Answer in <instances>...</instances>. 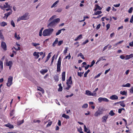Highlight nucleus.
Wrapping results in <instances>:
<instances>
[{
    "label": "nucleus",
    "instance_id": "nucleus-1",
    "mask_svg": "<svg viewBox=\"0 0 133 133\" xmlns=\"http://www.w3.org/2000/svg\"><path fill=\"white\" fill-rule=\"evenodd\" d=\"M54 31V29L50 28L44 30L42 34L44 36H49L51 35Z\"/></svg>",
    "mask_w": 133,
    "mask_h": 133
},
{
    "label": "nucleus",
    "instance_id": "nucleus-2",
    "mask_svg": "<svg viewBox=\"0 0 133 133\" xmlns=\"http://www.w3.org/2000/svg\"><path fill=\"white\" fill-rule=\"evenodd\" d=\"M60 20L59 18H57L53 20L47 25L48 28L54 27L57 23L59 22Z\"/></svg>",
    "mask_w": 133,
    "mask_h": 133
},
{
    "label": "nucleus",
    "instance_id": "nucleus-3",
    "mask_svg": "<svg viewBox=\"0 0 133 133\" xmlns=\"http://www.w3.org/2000/svg\"><path fill=\"white\" fill-rule=\"evenodd\" d=\"M29 13H25L23 16L19 17L17 19V21L19 22L21 20H25L29 19Z\"/></svg>",
    "mask_w": 133,
    "mask_h": 133
},
{
    "label": "nucleus",
    "instance_id": "nucleus-4",
    "mask_svg": "<svg viewBox=\"0 0 133 133\" xmlns=\"http://www.w3.org/2000/svg\"><path fill=\"white\" fill-rule=\"evenodd\" d=\"M61 58L59 57L58 59L57 64V71L58 72H59L61 71Z\"/></svg>",
    "mask_w": 133,
    "mask_h": 133
},
{
    "label": "nucleus",
    "instance_id": "nucleus-5",
    "mask_svg": "<svg viewBox=\"0 0 133 133\" xmlns=\"http://www.w3.org/2000/svg\"><path fill=\"white\" fill-rule=\"evenodd\" d=\"M12 80L13 77H12L10 76L8 80V82L6 83L8 87H10L12 83Z\"/></svg>",
    "mask_w": 133,
    "mask_h": 133
},
{
    "label": "nucleus",
    "instance_id": "nucleus-6",
    "mask_svg": "<svg viewBox=\"0 0 133 133\" xmlns=\"http://www.w3.org/2000/svg\"><path fill=\"white\" fill-rule=\"evenodd\" d=\"M98 102L99 103H101L102 101L106 102H109V100L107 98H105L100 97L98 98Z\"/></svg>",
    "mask_w": 133,
    "mask_h": 133
},
{
    "label": "nucleus",
    "instance_id": "nucleus-7",
    "mask_svg": "<svg viewBox=\"0 0 133 133\" xmlns=\"http://www.w3.org/2000/svg\"><path fill=\"white\" fill-rule=\"evenodd\" d=\"M1 46L3 49L4 50H7L6 45V43L2 41L1 42Z\"/></svg>",
    "mask_w": 133,
    "mask_h": 133
},
{
    "label": "nucleus",
    "instance_id": "nucleus-8",
    "mask_svg": "<svg viewBox=\"0 0 133 133\" xmlns=\"http://www.w3.org/2000/svg\"><path fill=\"white\" fill-rule=\"evenodd\" d=\"M85 94L86 95L89 96H95V94H94L93 92H91L90 91L87 90L85 91Z\"/></svg>",
    "mask_w": 133,
    "mask_h": 133
},
{
    "label": "nucleus",
    "instance_id": "nucleus-9",
    "mask_svg": "<svg viewBox=\"0 0 133 133\" xmlns=\"http://www.w3.org/2000/svg\"><path fill=\"white\" fill-rule=\"evenodd\" d=\"M110 98L112 100H115L118 99V97L116 95H113L110 97Z\"/></svg>",
    "mask_w": 133,
    "mask_h": 133
},
{
    "label": "nucleus",
    "instance_id": "nucleus-10",
    "mask_svg": "<svg viewBox=\"0 0 133 133\" xmlns=\"http://www.w3.org/2000/svg\"><path fill=\"white\" fill-rule=\"evenodd\" d=\"M109 115H105L102 117V122L103 123H105L107 121V120L108 118Z\"/></svg>",
    "mask_w": 133,
    "mask_h": 133
},
{
    "label": "nucleus",
    "instance_id": "nucleus-11",
    "mask_svg": "<svg viewBox=\"0 0 133 133\" xmlns=\"http://www.w3.org/2000/svg\"><path fill=\"white\" fill-rule=\"evenodd\" d=\"M31 44L33 46L35 47L36 49H40L41 47L39 46H38L40 44L38 43H31Z\"/></svg>",
    "mask_w": 133,
    "mask_h": 133
},
{
    "label": "nucleus",
    "instance_id": "nucleus-12",
    "mask_svg": "<svg viewBox=\"0 0 133 133\" xmlns=\"http://www.w3.org/2000/svg\"><path fill=\"white\" fill-rule=\"evenodd\" d=\"M72 77L71 76L67 80L66 84L67 85H70L72 84Z\"/></svg>",
    "mask_w": 133,
    "mask_h": 133
},
{
    "label": "nucleus",
    "instance_id": "nucleus-13",
    "mask_svg": "<svg viewBox=\"0 0 133 133\" xmlns=\"http://www.w3.org/2000/svg\"><path fill=\"white\" fill-rule=\"evenodd\" d=\"M14 36L15 38L17 40H19L21 38L19 35H18L16 32H15Z\"/></svg>",
    "mask_w": 133,
    "mask_h": 133
},
{
    "label": "nucleus",
    "instance_id": "nucleus-14",
    "mask_svg": "<svg viewBox=\"0 0 133 133\" xmlns=\"http://www.w3.org/2000/svg\"><path fill=\"white\" fill-rule=\"evenodd\" d=\"M133 57V54H131L129 55H127L125 56V60H127Z\"/></svg>",
    "mask_w": 133,
    "mask_h": 133
},
{
    "label": "nucleus",
    "instance_id": "nucleus-15",
    "mask_svg": "<svg viewBox=\"0 0 133 133\" xmlns=\"http://www.w3.org/2000/svg\"><path fill=\"white\" fill-rule=\"evenodd\" d=\"M6 65L7 66H12L13 64L12 61H8L7 60L6 61Z\"/></svg>",
    "mask_w": 133,
    "mask_h": 133
},
{
    "label": "nucleus",
    "instance_id": "nucleus-16",
    "mask_svg": "<svg viewBox=\"0 0 133 133\" xmlns=\"http://www.w3.org/2000/svg\"><path fill=\"white\" fill-rule=\"evenodd\" d=\"M33 55L36 58H38L39 57V52H34L33 53Z\"/></svg>",
    "mask_w": 133,
    "mask_h": 133
},
{
    "label": "nucleus",
    "instance_id": "nucleus-17",
    "mask_svg": "<svg viewBox=\"0 0 133 133\" xmlns=\"http://www.w3.org/2000/svg\"><path fill=\"white\" fill-rule=\"evenodd\" d=\"M59 2V1L57 0L51 6V8H52L53 7H55L57 6V4Z\"/></svg>",
    "mask_w": 133,
    "mask_h": 133
},
{
    "label": "nucleus",
    "instance_id": "nucleus-18",
    "mask_svg": "<svg viewBox=\"0 0 133 133\" xmlns=\"http://www.w3.org/2000/svg\"><path fill=\"white\" fill-rule=\"evenodd\" d=\"M65 72H63L62 74V79L63 81H64L65 80Z\"/></svg>",
    "mask_w": 133,
    "mask_h": 133
},
{
    "label": "nucleus",
    "instance_id": "nucleus-19",
    "mask_svg": "<svg viewBox=\"0 0 133 133\" xmlns=\"http://www.w3.org/2000/svg\"><path fill=\"white\" fill-rule=\"evenodd\" d=\"M12 11L11 10L10 12H7L4 14V15L6 16V19H7V18L8 16L12 14Z\"/></svg>",
    "mask_w": 133,
    "mask_h": 133
},
{
    "label": "nucleus",
    "instance_id": "nucleus-20",
    "mask_svg": "<svg viewBox=\"0 0 133 133\" xmlns=\"http://www.w3.org/2000/svg\"><path fill=\"white\" fill-rule=\"evenodd\" d=\"M118 103L121 106L123 107H125V103H124L123 101L119 102H118Z\"/></svg>",
    "mask_w": 133,
    "mask_h": 133
},
{
    "label": "nucleus",
    "instance_id": "nucleus-21",
    "mask_svg": "<svg viewBox=\"0 0 133 133\" xmlns=\"http://www.w3.org/2000/svg\"><path fill=\"white\" fill-rule=\"evenodd\" d=\"M103 110H104L103 108L99 107L98 109V110L97 111L100 114H102L103 112Z\"/></svg>",
    "mask_w": 133,
    "mask_h": 133
},
{
    "label": "nucleus",
    "instance_id": "nucleus-22",
    "mask_svg": "<svg viewBox=\"0 0 133 133\" xmlns=\"http://www.w3.org/2000/svg\"><path fill=\"white\" fill-rule=\"evenodd\" d=\"M131 86V84L129 83H127L125 84H123L121 86L123 87H130Z\"/></svg>",
    "mask_w": 133,
    "mask_h": 133
},
{
    "label": "nucleus",
    "instance_id": "nucleus-23",
    "mask_svg": "<svg viewBox=\"0 0 133 133\" xmlns=\"http://www.w3.org/2000/svg\"><path fill=\"white\" fill-rule=\"evenodd\" d=\"M48 70L47 69H42L40 71V73L42 74H44L48 71Z\"/></svg>",
    "mask_w": 133,
    "mask_h": 133
},
{
    "label": "nucleus",
    "instance_id": "nucleus-24",
    "mask_svg": "<svg viewBox=\"0 0 133 133\" xmlns=\"http://www.w3.org/2000/svg\"><path fill=\"white\" fill-rule=\"evenodd\" d=\"M58 39L56 38L55 39V41L52 44V46H55L56 45V44L58 42Z\"/></svg>",
    "mask_w": 133,
    "mask_h": 133
},
{
    "label": "nucleus",
    "instance_id": "nucleus-25",
    "mask_svg": "<svg viewBox=\"0 0 133 133\" xmlns=\"http://www.w3.org/2000/svg\"><path fill=\"white\" fill-rule=\"evenodd\" d=\"M10 6L9 5L8 3L6 2L5 3V5H3V8H10Z\"/></svg>",
    "mask_w": 133,
    "mask_h": 133
},
{
    "label": "nucleus",
    "instance_id": "nucleus-26",
    "mask_svg": "<svg viewBox=\"0 0 133 133\" xmlns=\"http://www.w3.org/2000/svg\"><path fill=\"white\" fill-rule=\"evenodd\" d=\"M37 89L38 90L40 91L43 93H44V90L41 88L40 87H37Z\"/></svg>",
    "mask_w": 133,
    "mask_h": 133
},
{
    "label": "nucleus",
    "instance_id": "nucleus-27",
    "mask_svg": "<svg viewBox=\"0 0 133 133\" xmlns=\"http://www.w3.org/2000/svg\"><path fill=\"white\" fill-rule=\"evenodd\" d=\"M5 125L6 127H8L10 128H14L13 126L9 123H8L7 124H5Z\"/></svg>",
    "mask_w": 133,
    "mask_h": 133
},
{
    "label": "nucleus",
    "instance_id": "nucleus-28",
    "mask_svg": "<svg viewBox=\"0 0 133 133\" xmlns=\"http://www.w3.org/2000/svg\"><path fill=\"white\" fill-rule=\"evenodd\" d=\"M62 117L66 119H68L69 118V117L68 115H66L65 114H62Z\"/></svg>",
    "mask_w": 133,
    "mask_h": 133
},
{
    "label": "nucleus",
    "instance_id": "nucleus-29",
    "mask_svg": "<svg viewBox=\"0 0 133 133\" xmlns=\"http://www.w3.org/2000/svg\"><path fill=\"white\" fill-rule=\"evenodd\" d=\"M51 52H50L48 54L47 56L46 59V60L45 61V63L48 61L49 58H50L51 57Z\"/></svg>",
    "mask_w": 133,
    "mask_h": 133
},
{
    "label": "nucleus",
    "instance_id": "nucleus-30",
    "mask_svg": "<svg viewBox=\"0 0 133 133\" xmlns=\"http://www.w3.org/2000/svg\"><path fill=\"white\" fill-rule=\"evenodd\" d=\"M101 115L97 111L94 114V115L95 117H98Z\"/></svg>",
    "mask_w": 133,
    "mask_h": 133
},
{
    "label": "nucleus",
    "instance_id": "nucleus-31",
    "mask_svg": "<svg viewBox=\"0 0 133 133\" xmlns=\"http://www.w3.org/2000/svg\"><path fill=\"white\" fill-rule=\"evenodd\" d=\"M120 94L122 95H125L127 94V92L125 91H121L120 92Z\"/></svg>",
    "mask_w": 133,
    "mask_h": 133
},
{
    "label": "nucleus",
    "instance_id": "nucleus-32",
    "mask_svg": "<svg viewBox=\"0 0 133 133\" xmlns=\"http://www.w3.org/2000/svg\"><path fill=\"white\" fill-rule=\"evenodd\" d=\"M104 57L103 56L100 57L98 60L97 62H99L101 61L106 60V59L103 58Z\"/></svg>",
    "mask_w": 133,
    "mask_h": 133
},
{
    "label": "nucleus",
    "instance_id": "nucleus-33",
    "mask_svg": "<svg viewBox=\"0 0 133 133\" xmlns=\"http://www.w3.org/2000/svg\"><path fill=\"white\" fill-rule=\"evenodd\" d=\"M54 79L55 81L57 82L58 81V76L57 75H55L54 76Z\"/></svg>",
    "mask_w": 133,
    "mask_h": 133
},
{
    "label": "nucleus",
    "instance_id": "nucleus-34",
    "mask_svg": "<svg viewBox=\"0 0 133 133\" xmlns=\"http://www.w3.org/2000/svg\"><path fill=\"white\" fill-rule=\"evenodd\" d=\"M102 13V12L101 11H98L96 12H95L93 15H97L101 14Z\"/></svg>",
    "mask_w": 133,
    "mask_h": 133
},
{
    "label": "nucleus",
    "instance_id": "nucleus-35",
    "mask_svg": "<svg viewBox=\"0 0 133 133\" xmlns=\"http://www.w3.org/2000/svg\"><path fill=\"white\" fill-rule=\"evenodd\" d=\"M56 17V16L55 15H54L52 16L49 19L48 21H50L52 20H54V19Z\"/></svg>",
    "mask_w": 133,
    "mask_h": 133
},
{
    "label": "nucleus",
    "instance_id": "nucleus-36",
    "mask_svg": "<svg viewBox=\"0 0 133 133\" xmlns=\"http://www.w3.org/2000/svg\"><path fill=\"white\" fill-rule=\"evenodd\" d=\"M6 25V23L4 22H2L1 24V25L2 26H4Z\"/></svg>",
    "mask_w": 133,
    "mask_h": 133
},
{
    "label": "nucleus",
    "instance_id": "nucleus-37",
    "mask_svg": "<svg viewBox=\"0 0 133 133\" xmlns=\"http://www.w3.org/2000/svg\"><path fill=\"white\" fill-rule=\"evenodd\" d=\"M88 105L87 103H85L82 106V108H86L88 107Z\"/></svg>",
    "mask_w": 133,
    "mask_h": 133
},
{
    "label": "nucleus",
    "instance_id": "nucleus-38",
    "mask_svg": "<svg viewBox=\"0 0 133 133\" xmlns=\"http://www.w3.org/2000/svg\"><path fill=\"white\" fill-rule=\"evenodd\" d=\"M77 131L79 132V133H81L83 132L82 131V128L81 127H80L79 128H78L77 129Z\"/></svg>",
    "mask_w": 133,
    "mask_h": 133
},
{
    "label": "nucleus",
    "instance_id": "nucleus-39",
    "mask_svg": "<svg viewBox=\"0 0 133 133\" xmlns=\"http://www.w3.org/2000/svg\"><path fill=\"white\" fill-rule=\"evenodd\" d=\"M109 114L110 115L112 116H113L115 114V113L112 110L110 111V112Z\"/></svg>",
    "mask_w": 133,
    "mask_h": 133
},
{
    "label": "nucleus",
    "instance_id": "nucleus-40",
    "mask_svg": "<svg viewBox=\"0 0 133 133\" xmlns=\"http://www.w3.org/2000/svg\"><path fill=\"white\" fill-rule=\"evenodd\" d=\"M71 57V56H70V53H69V54L68 55L66 56L65 57V58H64V59H66L68 58V59H70Z\"/></svg>",
    "mask_w": 133,
    "mask_h": 133
},
{
    "label": "nucleus",
    "instance_id": "nucleus-41",
    "mask_svg": "<svg viewBox=\"0 0 133 133\" xmlns=\"http://www.w3.org/2000/svg\"><path fill=\"white\" fill-rule=\"evenodd\" d=\"M0 65L1 66L0 68L2 70L3 69V62L1 61H0Z\"/></svg>",
    "mask_w": 133,
    "mask_h": 133
},
{
    "label": "nucleus",
    "instance_id": "nucleus-42",
    "mask_svg": "<svg viewBox=\"0 0 133 133\" xmlns=\"http://www.w3.org/2000/svg\"><path fill=\"white\" fill-rule=\"evenodd\" d=\"M90 71V70H88L87 71L85 72L84 74V77H87V75Z\"/></svg>",
    "mask_w": 133,
    "mask_h": 133
},
{
    "label": "nucleus",
    "instance_id": "nucleus-43",
    "mask_svg": "<svg viewBox=\"0 0 133 133\" xmlns=\"http://www.w3.org/2000/svg\"><path fill=\"white\" fill-rule=\"evenodd\" d=\"M98 88H97L95 89V90L93 92L94 94H95L94 95L95 96H97V94L96 92L98 90Z\"/></svg>",
    "mask_w": 133,
    "mask_h": 133
},
{
    "label": "nucleus",
    "instance_id": "nucleus-44",
    "mask_svg": "<svg viewBox=\"0 0 133 133\" xmlns=\"http://www.w3.org/2000/svg\"><path fill=\"white\" fill-rule=\"evenodd\" d=\"M24 122L23 120L21 121H19L18 122H17V124L18 125H20L21 124H22Z\"/></svg>",
    "mask_w": 133,
    "mask_h": 133
},
{
    "label": "nucleus",
    "instance_id": "nucleus-45",
    "mask_svg": "<svg viewBox=\"0 0 133 133\" xmlns=\"http://www.w3.org/2000/svg\"><path fill=\"white\" fill-rule=\"evenodd\" d=\"M95 7L97 8V9L100 10L102 9V8L101 7L99 6L97 4H96L95 5Z\"/></svg>",
    "mask_w": 133,
    "mask_h": 133
},
{
    "label": "nucleus",
    "instance_id": "nucleus-46",
    "mask_svg": "<svg viewBox=\"0 0 133 133\" xmlns=\"http://www.w3.org/2000/svg\"><path fill=\"white\" fill-rule=\"evenodd\" d=\"M63 42V40H61L59 41L58 42V46H60L62 44Z\"/></svg>",
    "mask_w": 133,
    "mask_h": 133
},
{
    "label": "nucleus",
    "instance_id": "nucleus-47",
    "mask_svg": "<svg viewBox=\"0 0 133 133\" xmlns=\"http://www.w3.org/2000/svg\"><path fill=\"white\" fill-rule=\"evenodd\" d=\"M11 25L13 26V27H15V24L13 20L11 21Z\"/></svg>",
    "mask_w": 133,
    "mask_h": 133
},
{
    "label": "nucleus",
    "instance_id": "nucleus-48",
    "mask_svg": "<svg viewBox=\"0 0 133 133\" xmlns=\"http://www.w3.org/2000/svg\"><path fill=\"white\" fill-rule=\"evenodd\" d=\"M61 33V31L60 30H58L57 32H56V36H57L59 35Z\"/></svg>",
    "mask_w": 133,
    "mask_h": 133
},
{
    "label": "nucleus",
    "instance_id": "nucleus-49",
    "mask_svg": "<svg viewBox=\"0 0 133 133\" xmlns=\"http://www.w3.org/2000/svg\"><path fill=\"white\" fill-rule=\"evenodd\" d=\"M133 10V8L132 7L130 8L129 9V10L128 11V12L129 13H131L132 12V11Z\"/></svg>",
    "mask_w": 133,
    "mask_h": 133
},
{
    "label": "nucleus",
    "instance_id": "nucleus-50",
    "mask_svg": "<svg viewBox=\"0 0 133 133\" xmlns=\"http://www.w3.org/2000/svg\"><path fill=\"white\" fill-rule=\"evenodd\" d=\"M84 72H78V75L80 77H81L83 74Z\"/></svg>",
    "mask_w": 133,
    "mask_h": 133
},
{
    "label": "nucleus",
    "instance_id": "nucleus-51",
    "mask_svg": "<svg viewBox=\"0 0 133 133\" xmlns=\"http://www.w3.org/2000/svg\"><path fill=\"white\" fill-rule=\"evenodd\" d=\"M0 38L2 39H4V37L3 35L2 34V33L1 31L0 30Z\"/></svg>",
    "mask_w": 133,
    "mask_h": 133
},
{
    "label": "nucleus",
    "instance_id": "nucleus-52",
    "mask_svg": "<svg viewBox=\"0 0 133 133\" xmlns=\"http://www.w3.org/2000/svg\"><path fill=\"white\" fill-rule=\"evenodd\" d=\"M84 131L85 132H87L88 131V129L87 128L86 126L85 125H84Z\"/></svg>",
    "mask_w": 133,
    "mask_h": 133
},
{
    "label": "nucleus",
    "instance_id": "nucleus-53",
    "mask_svg": "<svg viewBox=\"0 0 133 133\" xmlns=\"http://www.w3.org/2000/svg\"><path fill=\"white\" fill-rule=\"evenodd\" d=\"M101 74H102V73H99L95 77V79H96V78H97L99 77L101 75Z\"/></svg>",
    "mask_w": 133,
    "mask_h": 133
},
{
    "label": "nucleus",
    "instance_id": "nucleus-54",
    "mask_svg": "<svg viewBox=\"0 0 133 133\" xmlns=\"http://www.w3.org/2000/svg\"><path fill=\"white\" fill-rule=\"evenodd\" d=\"M79 56L81 57L83 59H84V58L83 54L82 53H80L79 54Z\"/></svg>",
    "mask_w": 133,
    "mask_h": 133
},
{
    "label": "nucleus",
    "instance_id": "nucleus-55",
    "mask_svg": "<svg viewBox=\"0 0 133 133\" xmlns=\"http://www.w3.org/2000/svg\"><path fill=\"white\" fill-rule=\"evenodd\" d=\"M62 9L61 8H59L57 9V11L58 12H62Z\"/></svg>",
    "mask_w": 133,
    "mask_h": 133
},
{
    "label": "nucleus",
    "instance_id": "nucleus-56",
    "mask_svg": "<svg viewBox=\"0 0 133 133\" xmlns=\"http://www.w3.org/2000/svg\"><path fill=\"white\" fill-rule=\"evenodd\" d=\"M68 48L67 47H66L65 48V50H64L63 51L64 53V54H65L67 53L68 50Z\"/></svg>",
    "mask_w": 133,
    "mask_h": 133
},
{
    "label": "nucleus",
    "instance_id": "nucleus-57",
    "mask_svg": "<svg viewBox=\"0 0 133 133\" xmlns=\"http://www.w3.org/2000/svg\"><path fill=\"white\" fill-rule=\"evenodd\" d=\"M89 42V40L88 39L86 40L82 44L83 45H84L88 43Z\"/></svg>",
    "mask_w": 133,
    "mask_h": 133
},
{
    "label": "nucleus",
    "instance_id": "nucleus-58",
    "mask_svg": "<svg viewBox=\"0 0 133 133\" xmlns=\"http://www.w3.org/2000/svg\"><path fill=\"white\" fill-rule=\"evenodd\" d=\"M110 24H108L106 25V27L107 28V30L108 29H109V28L110 27Z\"/></svg>",
    "mask_w": 133,
    "mask_h": 133
},
{
    "label": "nucleus",
    "instance_id": "nucleus-59",
    "mask_svg": "<svg viewBox=\"0 0 133 133\" xmlns=\"http://www.w3.org/2000/svg\"><path fill=\"white\" fill-rule=\"evenodd\" d=\"M130 92L131 93H133V87L131 88L130 90Z\"/></svg>",
    "mask_w": 133,
    "mask_h": 133
},
{
    "label": "nucleus",
    "instance_id": "nucleus-60",
    "mask_svg": "<svg viewBox=\"0 0 133 133\" xmlns=\"http://www.w3.org/2000/svg\"><path fill=\"white\" fill-rule=\"evenodd\" d=\"M82 35H80L79 36L77 37V39H81L82 38Z\"/></svg>",
    "mask_w": 133,
    "mask_h": 133
},
{
    "label": "nucleus",
    "instance_id": "nucleus-61",
    "mask_svg": "<svg viewBox=\"0 0 133 133\" xmlns=\"http://www.w3.org/2000/svg\"><path fill=\"white\" fill-rule=\"evenodd\" d=\"M62 87H59V88H58V91H61L62 90Z\"/></svg>",
    "mask_w": 133,
    "mask_h": 133
},
{
    "label": "nucleus",
    "instance_id": "nucleus-62",
    "mask_svg": "<svg viewBox=\"0 0 133 133\" xmlns=\"http://www.w3.org/2000/svg\"><path fill=\"white\" fill-rule=\"evenodd\" d=\"M120 5V4H114L113 6L116 7H119Z\"/></svg>",
    "mask_w": 133,
    "mask_h": 133
},
{
    "label": "nucleus",
    "instance_id": "nucleus-63",
    "mask_svg": "<svg viewBox=\"0 0 133 133\" xmlns=\"http://www.w3.org/2000/svg\"><path fill=\"white\" fill-rule=\"evenodd\" d=\"M133 21V15H132V16L131 17V18L130 19V23H132Z\"/></svg>",
    "mask_w": 133,
    "mask_h": 133
},
{
    "label": "nucleus",
    "instance_id": "nucleus-64",
    "mask_svg": "<svg viewBox=\"0 0 133 133\" xmlns=\"http://www.w3.org/2000/svg\"><path fill=\"white\" fill-rule=\"evenodd\" d=\"M129 45L130 46H133V41L129 43Z\"/></svg>",
    "mask_w": 133,
    "mask_h": 133
}]
</instances>
